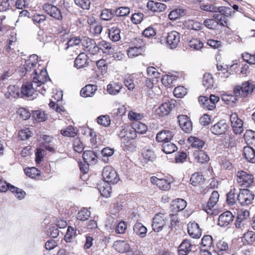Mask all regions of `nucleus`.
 <instances>
[{
    "mask_svg": "<svg viewBox=\"0 0 255 255\" xmlns=\"http://www.w3.org/2000/svg\"><path fill=\"white\" fill-rule=\"evenodd\" d=\"M37 55H30L23 65L25 72L24 75L21 74V76L29 75L32 79L31 82L23 84L21 89V94L31 100L37 97L38 92L44 95L46 91L45 82L48 79H50L45 69H39V65L37 64Z\"/></svg>",
    "mask_w": 255,
    "mask_h": 255,
    "instance_id": "obj_1",
    "label": "nucleus"
},
{
    "mask_svg": "<svg viewBox=\"0 0 255 255\" xmlns=\"http://www.w3.org/2000/svg\"><path fill=\"white\" fill-rule=\"evenodd\" d=\"M255 85L251 81H245L242 85L236 86L234 88V94L241 98H245L251 95L254 89Z\"/></svg>",
    "mask_w": 255,
    "mask_h": 255,
    "instance_id": "obj_2",
    "label": "nucleus"
},
{
    "mask_svg": "<svg viewBox=\"0 0 255 255\" xmlns=\"http://www.w3.org/2000/svg\"><path fill=\"white\" fill-rule=\"evenodd\" d=\"M167 222L166 214L159 213L156 214L152 219V228L155 232L162 230Z\"/></svg>",
    "mask_w": 255,
    "mask_h": 255,
    "instance_id": "obj_3",
    "label": "nucleus"
},
{
    "mask_svg": "<svg viewBox=\"0 0 255 255\" xmlns=\"http://www.w3.org/2000/svg\"><path fill=\"white\" fill-rule=\"evenodd\" d=\"M103 182L108 183L116 184L119 180L116 171L111 166H105L103 169Z\"/></svg>",
    "mask_w": 255,
    "mask_h": 255,
    "instance_id": "obj_4",
    "label": "nucleus"
},
{
    "mask_svg": "<svg viewBox=\"0 0 255 255\" xmlns=\"http://www.w3.org/2000/svg\"><path fill=\"white\" fill-rule=\"evenodd\" d=\"M142 90L146 93L148 97L151 98L161 93L159 87L154 86L153 82L149 79H146L144 81V85L142 87Z\"/></svg>",
    "mask_w": 255,
    "mask_h": 255,
    "instance_id": "obj_5",
    "label": "nucleus"
},
{
    "mask_svg": "<svg viewBox=\"0 0 255 255\" xmlns=\"http://www.w3.org/2000/svg\"><path fill=\"white\" fill-rule=\"evenodd\" d=\"M254 198V195L247 189L240 190L238 195L237 200L242 206H247L251 204Z\"/></svg>",
    "mask_w": 255,
    "mask_h": 255,
    "instance_id": "obj_6",
    "label": "nucleus"
},
{
    "mask_svg": "<svg viewBox=\"0 0 255 255\" xmlns=\"http://www.w3.org/2000/svg\"><path fill=\"white\" fill-rule=\"evenodd\" d=\"M230 120L234 132L236 134H240L243 131V122L239 118L236 113H232Z\"/></svg>",
    "mask_w": 255,
    "mask_h": 255,
    "instance_id": "obj_7",
    "label": "nucleus"
},
{
    "mask_svg": "<svg viewBox=\"0 0 255 255\" xmlns=\"http://www.w3.org/2000/svg\"><path fill=\"white\" fill-rule=\"evenodd\" d=\"M180 34L176 31L168 32L166 37V43L170 49L177 47L180 41Z\"/></svg>",
    "mask_w": 255,
    "mask_h": 255,
    "instance_id": "obj_8",
    "label": "nucleus"
},
{
    "mask_svg": "<svg viewBox=\"0 0 255 255\" xmlns=\"http://www.w3.org/2000/svg\"><path fill=\"white\" fill-rule=\"evenodd\" d=\"M237 181L239 185L244 187H248L253 182V175L247 174L243 171H239L237 173Z\"/></svg>",
    "mask_w": 255,
    "mask_h": 255,
    "instance_id": "obj_9",
    "label": "nucleus"
},
{
    "mask_svg": "<svg viewBox=\"0 0 255 255\" xmlns=\"http://www.w3.org/2000/svg\"><path fill=\"white\" fill-rule=\"evenodd\" d=\"M219 194L217 191H214L206 205H203V209L208 214H213V208L219 200Z\"/></svg>",
    "mask_w": 255,
    "mask_h": 255,
    "instance_id": "obj_10",
    "label": "nucleus"
},
{
    "mask_svg": "<svg viewBox=\"0 0 255 255\" xmlns=\"http://www.w3.org/2000/svg\"><path fill=\"white\" fill-rule=\"evenodd\" d=\"M43 10L50 16L54 19L61 20L62 15L60 10L56 6L49 3H45L43 5Z\"/></svg>",
    "mask_w": 255,
    "mask_h": 255,
    "instance_id": "obj_11",
    "label": "nucleus"
},
{
    "mask_svg": "<svg viewBox=\"0 0 255 255\" xmlns=\"http://www.w3.org/2000/svg\"><path fill=\"white\" fill-rule=\"evenodd\" d=\"M229 125L224 120H221L211 127V132L217 135L224 134L227 131Z\"/></svg>",
    "mask_w": 255,
    "mask_h": 255,
    "instance_id": "obj_12",
    "label": "nucleus"
},
{
    "mask_svg": "<svg viewBox=\"0 0 255 255\" xmlns=\"http://www.w3.org/2000/svg\"><path fill=\"white\" fill-rule=\"evenodd\" d=\"M188 233L190 237L194 239H199L202 235L201 229L195 222H190L188 224Z\"/></svg>",
    "mask_w": 255,
    "mask_h": 255,
    "instance_id": "obj_13",
    "label": "nucleus"
},
{
    "mask_svg": "<svg viewBox=\"0 0 255 255\" xmlns=\"http://www.w3.org/2000/svg\"><path fill=\"white\" fill-rule=\"evenodd\" d=\"M58 50L63 52L67 56H73L80 52V49L64 44L63 41L59 42Z\"/></svg>",
    "mask_w": 255,
    "mask_h": 255,
    "instance_id": "obj_14",
    "label": "nucleus"
},
{
    "mask_svg": "<svg viewBox=\"0 0 255 255\" xmlns=\"http://www.w3.org/2000/svg\"><path fill=\"white\" fill-rule=\"evenodd\" d=\"M174 104L171 102H165L161 104L155 110V114L159 116H167L174 108Z\"/></svg>",
    "mask_w": 255,
    "mask_h": 255,
    "instance_id": "obj_15",
    "label": "nucleus"
},
{
    "mask_svg": "<svg viewBox=\"0 0 255 255\" xmlns=\"http://www.w3.org/2000/svg\"><path fill=\"white\" fill-rule=\"evenodd\" d=\"M234 216L230 211H226L221 214L218 218V225L221 227H226L233 221Z\"/></svg>",
    "mask_w": 255,
    "mask_h": 255,
    "instance_id": "obj_16",
    "label": "nucleus"
},
{
    "mask_svg": "<svg viewBox=\"0 0 255 255\" xmlns=\"http://www.w3.org/2000/svg\"><path fill=\"white\" fill-rule=\"evenodd\" d=\"M178 119L179 126L183 130L186 132H189L192 130V123L187 116L180 115L178 117Z\"/></svg>",
    "mask_w": 255,
    "mask_h": 255,
    "instance_id": "obj_17",
    "label": "nucleus"
},
{
    "mask_svg": "<svg viewBox=\"0 0 255 255\" xmlns=\"http://www.w3.org/2000/svg\"><path fill=\"white\" fill-rule=\"evenodd\" d=\"M174 133L172 131L169 130H164L157 133L156 136V140L158 142H168L173 137Z\"/></svg>",
    "mask_w": 255,
    "mask_h": 255,
    "instance_id": "obj_18",
    "label": "nucleus"
},
{
    "mask_svg": "<svg viewBox=\"0 0 255 255\" xmlns=\"http://www.w3.org/2000/svg\"><path fill=\"white\" fill-rule=\"evenodd\" d=\"M193 245L187 239L184 240L178 247V255H187L192 250Z\"/></svg>",
    "mask_w": 255,
    "mask_h": 255,
    "instance_id": "obj_19",
    "label": "nucleus"
},
{
    "mask_svg": "<svg viewBox=\"0 0 255 255\" xmlns=\"http://www.w3.org/2000/svg\"><path fill=\"white\" fill-rule=\"evenodd\" d=\"M150 181L152 184L156 185L161 190H168L170 188V183L167 179H159L153 176L150 178Z\"/></svg>",
    "mask_w": 255,
    "mask_h": 255,
    "instance_id": "obj_20",
    "label": "nucleus"
},
{
    "mask_svg": "<svg viewBox=\"0 0 255 255\" xmlns=\"http://www.w3.org/2000/svg\"><path fill=\"white\" fill-rule=\"evenodd\" d=\"M88 64L87 55L84 53H80L75 60L74 66L80 69L86 67Z\"/></svg>",
    "mask_w": 255,
    "mask_h": 255,
    "instance_id": "obj_21",
    "label": "nucleus"
},
{
    "mask_svg": "<svg viewBox=\"0 0 255 255\" xmlns=\"http://www.w3.org/2000/svg\"><path fill=\"white\" fill-rule=\"evenodd\" d=\"M146 6L148 9L153 12H161L164 11L166 6L164 3L155 2L153 0L148 1Z\"/></svg>",
    "mask_w": 255,
    "mask_h": 255,
    "instance_id": "obj_22",
    "label": "nucleus"
},
{
    "mask_svg": "<svg viewBox=\"0 0 255 255\" xmlns=\"http://www.w3.org/2000/svg\"><path fill=\"white\" fill-rule=\"evenodd\" d=\"M21 93L19 92V88L15 85H9L7 88V91L5 94V97L7 99L12 100L13 98H17L20 97Z\"/></svg>",
    "mask_w": 255,
    "mask_h": 255,
    "instance_id": "obj_23",
    "label": "nucleus"
},
{
    "mask_svg": "<svg viewBox=\"0 0 255 255\" xmlns=\"http://www.w3.org/2000/svg\"><path fill=\"white\" fill-rule=\"evenodd\" d=\"M243 154L247 161L255 163V150L252 147L245 146L243 149Z\"/></svg>",
    "mask_w": 255,
    "mask_h": 255,
    "instance_id": "obj_24",
    "label": "nucleus"
},
{
    "mask_svg": "<svg viewBox=\"0 0 255 255\" xmlns=\"http://www.w3.org/2000/svg\"><path fill=\"white\" fill-rule=\"evenodd\" d=\"M98 188L103 197L108 198L110 196L112 188L110 183L102 181L100 184H98Z\"/></svg>",
    "mask_w": 255,
    "mask_h": 255,
    "instance_id": "obj_25",
    "label": "nucleus"
},
{
    "mask_svg": "<svg viewBox=\"0 0 255 255\" xmlns=\"http://www.w3.org/2000/svg\"><path fill=\"white\" fill-rule=\"evenodd\" d=\"M99 44L101 53L111 54L115 51L114 47L110 42L103 40L99 42Z\"/></svg>",
    "mask_w": 255,
    "mask_h": 255,
    "instance_id": "obj_26",
    "label": "nucleus"
},
{
    "mask_svg": "<svg viewBox=\"0 0 255 255\" xmlns=\"http://www.w3.org/2000/svg\"><path fill=\"white\" fill-rule=\"evenodd\" d=\"M97 90V87L94 85H88L83 88L80 94L83 97H92Z\"/></svg>",
    "mask_w": 255,
    "mask_h": 255,
    "instance_id": "obj_27",
    "label": "nucleus"
},
{
    "mask_svg": "<svg viewBox=\"0 0 255 255\" xmlns=\"http://www.w3.org/2000/svg\"><path fill=\"white\" fill-rule=\"evenodd\" d=\"M193 156L196 161L200 163H204L209 160L208 155L202 150L195 151Z\"/></svg>",
    "mask_w": 255,
    "mask_h": 255,
    "instance_id": "obj_28",
    "label": "nucleus"
},
{
    "mask_svg": "<svg viewBox=\"0 0 255 255\" xmlns=\"http://www.w3.org/2000/svg\"><path fill=\"white\" fill-rule=\"evenodd\" d=\"M187 141L193 148L199 149L202 148L205 145L204 141L195 136L189 137Z\"/></svg>",
    "mask_w": 255,
    "mask_h": 255,
    "instance_id": "obj_29",
    "label": "nucleus"
},
{
    "mask_svg": "<svg viewBox=\"0 0 255 255\" xmlns=\"http://www.w3.org/2000/svg\"><path fill=\"white\" fill-rule=\"evenodd\" d=\"M109 36L114 42L119 41L121 37V29L120 27H113L109 30Z\"/></svg>",
    "mask_w": 255,
    "mask_h": 255,
    "instance_id": "obj_30",
    "label": "nucleus"
},
{
    "mask_svg": "<svg viewBox=\"0 0 255 255\" xmlns=\"http://www.w3.org/2000/svg\"><path fill=\"white\" fill-rule=\"evenodd\" d=\"M238 97H240L236 96L235 94L234 95H233L231 94H224L221 96V99L226 104L233 106L236 103L238 100Z\"/></svg>",
    "mask_w": 255,
    "mask_h": 255,
    "instance_id": "obj_31",
    "label": "nucleus"
},
{
    "mask_svg": "<svg viewBox=\"0 0 255 255\" xmlns=\"http://www.w3.org/2000/svg\"><path fill=\"white\" fill-rule=\"evenodd\" d=\"M97 157V155L95 152L91 150L85 151L83 154V158L88 164L95 162Z\"/></svg>",
    "mask_w": 255,
    "mask_h": 255,
    "instance_id": "obj_32",
    "label": "nucleus"
},
{
    "mask_svg": "<svg viewBox=\"0 0 255 255\" xmlns=\"http://www.w3.org/2000/svg\"><path fill=\"white\" fill-rule=\"evenodd\" d=\"M172 205L175 211L179 212L185 209L187 206V203L184 200L178 198L172 202Z\"/></svg>",
    "mask_w": 255,
    "mask_h": 255,
    "instance_id": "obj_33",
    "label": "nucleus"
},
{
    "mask_svg": "<svg viewBox=\"0 0 255 255\" xmlns=\"http://www.w3.org/2000/svg\"><path fill=\"white\" fill-rule=\"evenodd\" d=\"M177 79V77L173 75H165L161 79V82L165 87L173 86V82Z\"/></svg>",
    "mask_w": 255,
    "mask_h": 255,
    "instance_id": "obj_34",
    "label": "nucleus"
},
{
    "mask_svg": "<svg viewBox=\"0 0 255 255\" xmlns=\"http://www.w3.org/2000/svg\"><path fill=\"white\" fill-rule=\"evenodd\" d=\"M133 230L136 234L139 235L141 238L145 236L147 231L146 228L139 222H137L134 224Z\"/></svg>",
    "mask_w": 255,
    "mask_h": 255,
    "instance_id": "obj_35",
    "label": "nucleus"
},
{
    "mask_svg": "<svg viewBox=\"0 0 255 255\" xmlns=\"http://www.w3.org/2000/svg\"><path fill=\"white\" fill-rule=\"evenodd\" d=\"M214 79L212 75L205 73L203 78V85L206 89H211L214 86Z\"/></svg>",
    "mask_w": 255,
    "mask_h": 255,
    "instance_id": "obj_36",
    "label": "nucleus"
},
{
    "mask_svg": "<svg viewBox=\"0 0 255 255\" xmlns=\"http://www.w3.org/2000/svg\"><path fill=\"white\" fill-rule=\"evenodd\" d=\"M177 149L176 145L173 143L164 142L162 145V150L166 154H171Z\"/></svg>",
    "mask_w": 255,
    "mask_h": 255,
    "instance_id": "obj_37",
    "label": "nucleus"
},
{
    "mask_svg": "<svg viewBox=\"0 0 255 255\" xmlns=\"http://www.w3.org/2000/svg\"><path fill=\"white\" fill-rule=\"evenodd\" d=\"M134 74L128 75L125 76L124 84L128 90L132 91L135 88Z\"/></svg>",
    "mask_w": 255,
    "mask_h": 255,
    "instance_id": "obj_38",
    "label": "nucleus"
},
{
    "mask_svg": "<svg viewBox=\"0 0 255 255\" xmlns=\"http://www.w3.org/2000/svg\"><path fill=\"white\" fill-rule=\"evenodd\" d=\"M122 87V84L119 83L109 84L107 86V92L111 95H115L120 92Z\"/></svg>",
    "mask_w": 255,
    "mask_h": 255,
    "instance_id": "obj_39",
    "label": "nucleus"
},
{
    "mask_svg": "<svg viewBox=\"0 0 255 255\" xmlns=\"http://www.w3.org/2000/svg\"><path fill=\"white\" fill-rule=\"evenodd\" d=\"M115 15V11L112 9L105 8L102 10L100 14L101 18L105 21L111 20Z\"/></svg>",
    "mask_w": 255,
    "mask_h": 255,
    "instance_id": "obj_40",
    "label": "nucleus"
},
{
    "mask_svg": "<svg viewBox=\"0 0 255 255\" xmlns=\"http://www.w3.org/2000/svg\"><path fill=\"white\" fill-rule=\"evenodd\" d=\"M25 174L31 178H39L40 171L35 167L27 168L24 170Z\"/></svg>",
    "mask_w": 255,
    "mask_h": 255,
    "instance_id": "obj_41",
    "label": "nucleus"
},
{
    "mask_svg": "<svg viewBox=\"0 0 255 255\" xmlns=\"http://www.w3.org/2000/svg\"><path fill=\"white\" fill-rule=\"evenodd\" d=\"M76 236V231L72 227H68L64 240L67 243H71Z\"/></svg>",
    "mask_w": 255,
    "mask_h": 255,
    "instance_id": "obj_42",
    "label": "nucleus"
},
{
    "mask_svg": "<svg viewBox=\"0 0 255 255\" xmlns=\"http://www.w3.org/2000/svg\"><path fill=\"white\" fill-rule=\"evenodd\" d=\"M203 175L199 172H196L191 176L190 182L193 186H197L203 182Z\"/></svg>",
    "mask_w": 255,
    "mask_h": 255,
    "instance_id": "obj_43",
    "label": "nucleus"
},
{
    "mask_svg": "<svg viewBox=\"0 0 255 255\" xmlns=\"http://www.w3.org/2000/svg\"><path fill=\"white\" fill-rule=\"evenodd\" d=\"M250 215V212L247 210L241 211L238 215L237 223L236 224V227H240V223L244 220L247 219Z\"/></svg>",
    "mask_w": 255,
    "mask_h": 255,
    "instance_id": "obj_44",
    "label": "nucleus"
},
{
    "mask_svg": "<svg viewBox=\"0 0 255 255\" xmlns=\"http://www.w3.org/2000/svg\"><path fill=\"white\" fill-rule=\"evenodd\" d=\"M114 11L116 16L124 17L129 14L130 9L128 6H121L114 10Z\"/></svg>",
    "mask_w": 255,
    "mask_h": 255,
    "instance_id": "obj_45",
    "label": "nucleus"
},
{
    "mask_svg": "<svg viewBox=\"0 0 255 255\" xmlns=\"http://www.w3.org/2000/svg\"><path fill=\"white\" fill-rule=\"evenodd\" d=\"M123 146L128 150L133 151L135 150L136 144L133 140L131 139H124L122 141Z\"/></svg>",
    "mask_w": 255,
    "mask_h": 255,
    "instance_id": "obj_46",
    "label": "nucleus"
},
{
    "mask_svg": "<svg viewBox=\"0 0 255 255\" xmlns=\"http://www.w3.org/2000/svg\"><path fill=\"white\" fill-rule=\"evenodd\" d=\"M82 39L79 37H73L69 39L64 44L80 49Z\"/></svg>",
    "mask_w": 255,
    "mask_h": 255,
    "instance_id": "obj_47",
    "label": "nucleus"
},
{
    "mask_svg": "<svg viewBox=\"0 0 255 255\" xmlns=\"http://www.w3.org/2000/svg\"><path fill=\"white\" fill-rule=\"evenodd\" d=\"M91 212L86 208H83L78 213L77 218L78 220L84 221L89 219Z\"/></svg>",
    "mask_w": 255,
    "mask_h": 255,
    "instance_id": "obj_48",
    "label": "nucleus"
},
{
    "mask_svg": "<svg viewBox=\"0 0 255 255\" xmlns=\"http://www.w3.org/2000/svg\"><path fill=\"white\" fill-rule=\"evenodd\" d=\"M188 45L191 48L198 50L203 47V43L200 39L193 38L188 42Z\"/></svg>",
    "mask_w": 255,
    "mask_h": 255,
    "instance_id": "obj_49",
    "label": "nucleus"
},
{
    "mask_svg": "<svg viewBox=\"0 0 255 255\" xmlns=\"http://www.w3.org/2000/svg\"><path fill=\"white\" fill-rule=\"evenodd\" d=\"M132 127L134 128L136 132L139 134H143L146 132L147 130V126L140 122H136L132 124Z\"/></svg>",
    "mask_w": 255,
    "mask_h": 255,
    "instance_id": "obj_50",
    "label": "nucleus"
},
{
    "mask_svg": "<svg viewBox=\"0 0 255 255\" xmlns=\"http://www.w3.org/2000/svg\"><path fill=\"white\" fill-rule=\"evenodd\" d=\"M144 51L141 49L138 48L133 46L130 47L127 51V53L129 57L133 58L141 55Z\"/></svg>",
    "mask_w": 255,
    "mask_h": 255,
    "instance_id": "obj_51",
    "label": "nucleus"
},
{
    "mask_svg": "<svg viewBox=\"0 0 255 255\" xmlns=\"http://www.w3.org/2000/svg\"><path fill=\"white\" fill-rule=\"evenodd\" d=\"M142 157L148 161H153L156 158L154 152L150 149H144L142 152Z\"/></svg>",
    "mask_w": 255,
    "mask_h": 255,
    "instance_id": "obj_52",
    "label": "nucleus"
},
{
    "mask_svg": "<svg viewBox=\"0 0 255 255\" xmlns=\"http://www.w3.org/2000/svg\"><path fill=\"white\" fill-rule=\"evenodd\" d=\"M214 20L216 21V24H219L223 26H227V16L218 13H215L213 16Z\"/></svg>",
    "mask_w": 255,
    "mask_h": 255,
    "instance_id": "obj_53",
    "label": "nucleus"
},
{
    "mask_svg": "<svg viewBox=\"0 0 255 255\" xmlns=\"http://www.w3.org/2000/svg\"><path fill=\"white\" fill-rule=\"evenodd\" d=\"M237 190L234 188L231 189L230 191L227 194L226 201L229 205H234L236 201V194Z\"/></svg>",
    "mask_w": 255,
    "mask_h": 255,
    "instance_id": "obj_54",
    "label": "nucleus"
},
{
    "mask_svg": "<svg viewBox=\"0 0 255 255\" xmlns=\"http://www.w3.org/2000/svg\"><path fill=\"white\" fill-rule=\"evenodd\" d=\"M10 191L14 193L15 196L19 200H21L25 197V192L22 189L16 187L14 186H11V187H10Z\"/></svg>",
    "mask_w": 255,
    "mask_h": 255,
    "instance_id": "obj_55",
    "label": "nucleus"
},
{
    "mask_svg": "<svg viewBox=\"0 0 255 255\" xmlns=\"http://www.w3.org/2000/svg\"><path fill=\"white\" fill-rule=\"evenodd\" d=\"M46 20V16L43 14H35L32 17L33 23L38 26H40Z\"/></svg>",
    "mask_w": 255,
    "mask_h": 255,
    "instance_id": "obj_56",
    "label": "nucleus"
},
{
    "mask_svg": "<svg viewBox=\"0 0 255 255\" xmlns=\"http://www.w3.org/2000/svg\"><path fill=\"white\" fill-rule=\"evenodd\" d=\"M61 133L65 136L73 137L76 134V131L72 126H69L65 129H62Z\"/></svg>",
    "mask_w": 255,
    "mask_h": 255,
    "instance_id": "obj_57",
    "label": "nucleus"
},
{
    "mask_svg": "<svg viewBox=\"0 0 255 255\" xmlns=\"http://www.w3.org/2000/svg\"><path fill=\"white\" fill-rule=\"evenodd\" d=\"M184 14V10L182 9H176L170 11L168 17L171 20H175Z\"/></svg>",
    "mask_w": 255,
    "mask_h": 255,
    "instance_id": "obj_58",
    "label": "nucleus"
},
{
    "mask_svg": "<svg viewBox=\"0 0 255 255\" xmlns=\"http://www.w3.org/2000/svg\"><path fill=\"white\" fill-rule=\"evenodd\" d=\"M145 41L143 39V38L140 37L135 38L133 39L132 42V45L138 48V49H141L142 50H145Z\"/></svg>",
    "mask_w": 255,
    "mask_h": 255,
    "instance_id": "obj_59",
    "label": "nucleus"
},
{
    "mask_svg": "<svg viewBox=\"0 0 255 255\" xmlns=\"http://www.w3.org/2000/svg\"><path fill=\"white\" fill-rule=\"evenodd\" d=\"M216 13L219 12V14H222L225 16L228 17L231 15V9L229 7L226 6H216Z\"/></svg>",
    "mask_w": 255,
    "mask_h": 255,
    "instance_id": "obj_60",
    "label": "nucleus"
},
{
    "mask_svg": "<svg viewBox=\"0 0 255 255\" xmlns=\"http://www.w3.org/2000/svg\"><path fill=\"white\" fill-rule=\"evenodd\" d=\"M174 95L177 98H182L187 94V90L183 86L176 87L173 92Z\"/></svg>",
    "mask_w": 255,
    "mask_h": 255,
    "instance_id": "obj_61",
    "label": "nucleus"
},
{
    "mask_svg": "<svg viewBox=\"0 0 255 255\" xmlns=\"http://www.w3.org/2000/svg\"><path fill=\"white\" fill-rule=\"evenodd\" d=\"M117 220L113 217L110 216H109L105 223V226L107 229L108 230H112L114 229L115 226L117 223Z\"/></svg>",
    "mask_w": 255,
    "mask_h": 255,
    "instance_id": "obj_62",
    "label": "nucleus"
},
{
    "mask_svg": "<svg viewBox=\"0 0 255 255\" xmlns=\"http://www.w3.org/2000/svg\"><path fill=\"white\" fill-rule=\"evenodd\" d=\"M73 146L74 150L78 153L82 152L84 150L83 144L78 138H75Z\"/></svg>",
    "mask_w": 255,
    "mask_h": 255,
    "instance_id": "obj_63",
    "label": "nucleus"
},
{
    "mask_svg": "<svg viewBox=\"0 0 255 255\" xmlns=\"http://www.w3.org/2000/svg\"><path fill=\"white\" fill-rule=\"evenodd\" d=\"M244 60L249 64H255V53L253 55L249 53H245L242 54Z\"/></svg>",
    "mask_w": 255,
    "mask_h": 255,
    "instance_id": "obj_64",
    "label": "nucleus"
}]
</instances>
